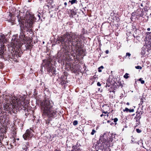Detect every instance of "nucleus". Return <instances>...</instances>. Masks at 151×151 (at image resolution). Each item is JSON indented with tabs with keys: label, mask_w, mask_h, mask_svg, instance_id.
<instances>
[{
	"label": "nucleus",
	"mask_w": 151,
	"mask_h": 151,
	"mask_svg": "<svg viewBox=\"0 0 151 151\" xmlns=\"http://www.w3.org/2000/svg\"><path fill=\"white\" fill-rule=\"evenodd\" d=\"M150 28H148L147 29V30L148 31H150Z\"/></svg>",
	"instance_id": "nucleus-47"
},
{
	"label": "nucleus",
	"mask_w": 151,
	"mask_h": 151,
	"mask_svg": "<svg viewBox=\"0 0 151 151\" xmlns=\"http://www.w3.org/2000/svg\"><path fill=\"white\" fill-rule=\"evenodd\" d=\"M69 2H70L71 4H73L76 3V0H72L71 1H69Z\"/></svg>",
	"instance_id": "nucleus-22"
},
{
	"label": "nucleus",
	"mask_w": 151,
	"mask_h": 151,
	"mask_svg": "<svg viewBox=\"0 0 151 151\" xmlns=\"http://www.w3.org/2000/svg\"><path fill=\"white\" fill-rule=\"evenodd\" d=\"M17 20L18 22V24H19V25H20V24H23V23L24 22V19L21 18V17L20 16L19 13V14L17 15Z\"/></svg>",
	"instance_id": "nucleus-13"
},
{
	"label": "nucleus",
	"mask_w": 151,
	"mask_h": 151,
	"mask_svg": "<svg viewBox=\"0 0 151 151\" xmlns=\"http://www.w3.org/2000/svg\"><path fill=\"white\" fill-rule=\"evenodd\" d=\"M108 116V114H107V116Z\"/></svg>",
	"instance_id": "nucleus-62"
},
{
	"label": "nucleus",
	"mask_w": 151,
	"mask_h": 151,
	"mask_svg": "<svg viewBox=\"0 0 151 151\" xmlns=\"http://www.w3.org/2000/svg\"><path fill=\"white\" fill-rule=\"evenodd\" d=\"M13 103V106L17 108H21L22 109V107H24V99L22 97H21L19 99H17L15 101H12Z\"/></svg>",
	"instance_id": "nucleus-5"
},
{
	"label": "nucleus",
	"mask_w": 151,
	"mask_h": 151,
	"mask_svg": "<svg viewBox=\"0 0 151 151\" xmlns=\"http://www.w3.org/2000/svg\"><path fill=\"white\" fill-rule=\"evenodd\" d=\"M98 71H99V72H101L102 71H101V69L100 68H98Z\"/></svg>",
	"instance_id": "nucleus-38"
},
{
	"label": "nucleus",
	"mask_w": 151,
	"mask_h": 151,
	"mask_svg": "<svg viewBox=\"0 0 151 151\" xmlns=\"http://www.w3.org/2000/svg\"><path fill=\"white\" fill-rule=\"evenodd\" d=\"M76 125L78 124V122H77V121H76Z\"/></svg>",
	"instance_id": "nucleus-54"
},
{
	"label": "nucleus",
	"mask_w": 151,
	"mask_h": 151,
	"mask_svg": "<svg viewBox=\"0 0 151 151\" xmlns=\"http://www.w3.org/2000/svg\"><path fill=\"white\" fill-rule=\"evenodd\" d=\"M141 5V6H143L142 4Z\"/></svg>",
	"instance_id": "nucleus-58"
},
{
	"label": "nucleus",
	"mask_w": 151,
	"mask_h": 151,
	"mask_svg": "<svg viewBox=\"0 0 151 151\" xmlns=\"http://www.w3.org/2000/svg\"><path fill=\"white\" fill-rule=\"evenodd\" d=\"M96 131L94 129H93L92 132L91 133V134L92 135H93L96 132Z\"/></svg>",
	"instance_id": "nucleus-25"
},
{
	"label": "nucleus",
	"mask_w": 151,
	"mask_h": 151,
	"mask_svg": "<svg viewBox=\"0 0 151 151\" xmlns=\"http://www.w3.org/2000/svg\"><path fill=\"white\" fill-rule=\"evenodd\" d=\"M6 56L7 57H4V58H3L4 60L6 59V60H9L10 59H12L13 57V55L12 54V53H10V54H9V53H6Z\"/></svg>",
	"instance_id": "nucleus-14"
},
{
	"label": "nucleus",
	"mask_w": 151,
	"mask_h": 151,
	"mask_svg": "<svg viewBox=\"0 0 151 151\" xmlns=\"http://www.w3.org/2000/svg\"><path fill=\"white\" fill-rule=\"evenodd\" d=\"M73 124L75 126L76 125V120H75L73 122Z\"/></svg>",
	"instance_id": "nucleus-40"
},
{
	"label": "nucleus",
	"mask_w": 151,
	"mask_h": 151,
	"mask_svg": "<svg viewBox=\"0 0 151 151\" xmlns=\"http://www.w3.org/2000/svg\"><path fill=\"white\" fill-rule=\"evenodd\" d=\"M33 130L31 128L27 129L25 133L23 135V137L25 140H29L34 135Z\"/></svg>",
	"instance_id": "nucleus-6"
},
{
	"label": "nucleus",
	"mask_w": 151,
	"mask_h": 151,
	"mask_svg": "<svg viewBox=\"0 0 151 151\" xmlns=\"http://www.w3.org/2000/svg\"><path fill=\"white\" fill-rule=\"evenodd\" d=\"M17 139L18 140H19V138H18Z\"/></svg>",
	"instance_id": "nucleus-60"
},
{
	"label": "nucleus",
	"mask_w": 151,
	"mask_h": 151,
	"mask_svg": "<svg viewBox=\"0 0 151 151\" xmlns=\"http://www.w3.org/2000/svg\"><path fill=\"white\" fill-rule=\"evenodd\" d=\"M53 61L52 60H44L43 61V63L41 65L42 69L43 67H44L45 69L47 70L50 76H55L58 73L53 65Z\"/></svg>",
	"instance_id": "nucleus-4"
},
{
	"label": "nucleus",
	"mask_w": 151,
	"mask_h": 151,
	"mask_svg": "<svg viewBox=\"0 0 151 151\" xmlns=\"http://www.w3.org/2000/svg\"><path fill=\"white\" fill-rule=\"evenodd\" d=\"M24 75L23 74L22 75L20 76V78H23L24 77Z\"/></svg>",
	"instance_id": "nucleus-35"
},
{
	"label": "nucleus",
	"mask_w": 151,
	"mask_h": 151,
	"mask_svg": "<svg viewBox=\"0 0 151 151\" xmlns=\"http://www.w3.org/2000/svg\"><path fill=\"white\" fill-rule=\"evenodd\" d=\"M7 42V40L6 38L4 35H0V42L2 45H5V43Z\"/></svg>",
	"instance_id": "nucleus-11"
},
{
	"label": "nucleus",
	"mask_w": 151,
	"mask_h": 151,
	"mask_svg": "<svg viewBox=\"0 0 151 151\" xmlns=\"http://www.w3.org/2000/svg\"><path fill=\"white\" fill-rule=\"evenodd\" d=\"M24 18L26 19V23L24 24V22L23 24H20V29L27 32L29 30L28 28L29 29L31 28L36 19L35 17L34 14L29 10L27 11Z\"/></svg>",
	"instance_id": "nucleus-3"
},
{
	"label": "nucleus",
	"mask_w": 151,
	"mask_h": 151,
	"mask_svg": "<svg viewBox=\"0 0 151 151\" xmlns=\"http://www.w3.org/2000/svg\"><path fill=\"white\" fill-rule=\"evenodd\" d=\"M0 112H2V108L0 107Z\"/></svg>",
	"instance_id": "nucleus-46"
},
{
	"label": "nucleus",
	"mask_w": 151,
	"mask_h": 151,
	"mask_svg": "<svg viewBox=\"0 0 151 151\" xmlns=\"http://www.w3.org/2000/svg\"><path fill=\"white\" fill-rule=\"evenodd\" d=\"M25 31L23 30L22 29H21L20 34L19 37V40L20 41L24 42V40L26 39L27 37L25 35Z\"/></svg>",
	"instance_id": "nucleus-10"
},
{
	"label": "nucleus",
	"mask_w": 151,
	"mask_h": 151,
	"mask_svg": "<svg viewBox=\"0 0 151 151\" xmlns=\"http://www.w3.org/2000/svg\"><path fill=\"white\" fill-rule=\"evenodd\" d=\"M75 40L73 39L71 35L69 32H67L61 37H58L57 38L56 43L59 44L61 43L63 47H67L69 46H72V47L76 46Z\"/></svg>",
	"instance_id": "nucleus-2"
},
{
	"label": "nucleus",
	"mask_w": 151,
	"mask_h": 151,
	"mask_svg": "<svg viewBox=\"0 0 151 151\" xmlns=\"http://www.w3.org/2000/svg\"><path fill=\"white\" fill-rule=\"evenodd\" d=\"M6 48L5 46V45H1V46L0 47V57L1 58H4V57H7L6 56Z\"/></svg>",
	"instance_id": "nucleus-8"
},
{
	"label": "nucleus",
	"mask_w": 151,
	"mask_h": 151,
	"mask_svg": "<svg viewBox=\"0 0 151 151\" xmlns=\"http://www.w3.org/2000/svg\"><path fill=\"white\" fill-rule=\"evenodd\" d=\"M128 74L127 73H126L125 74V75L124 76V78L127 79L129 78V76H128Z\"/></svg>",
	"instance_id": "nucleus-24"
},
{
	"label": "nucleus",
	"mask_w": 151,
	"mask_h": 151,
	"mask_svg": "<svg viewBox=\"0 0 151 151\" xmlns=\"http://www.w3.org/2000/svg\"><path fill=\"white\" fill-rule=\"evenodd\" d=\"M71 14L70 17H73V16H75L76 15V10L75 8L74 9H71Z\"/></svg>",
	"instance_id": "nucleus-17"
},
{
	"label": "nucleus",
	"mask_w": 151,
	"mask_h": 151,
	"mask_svg": "<svg viewBox=\"0 0 151 151\" xmlns=\"http://www.w3.org/2000/svg\"><path fill=\"white\" fill-rule=\"evenodd\" d=\"M49 0L51 1L52 2L53 1V0Z\"/></svg>",
	"instance_id": "nucleus-55"
},
{
	"label": "nucleus",
	"mask_w": 151,
	"mask_h": 151,
	"mask_svg": "<svg viewBox=\"0 0 151 151\" xmlns=\"http://www.w3.org/2000/svg\"><path fill=\"white\" fill-rule=\"evenodd\" d=\"M130 55H131V54L127 52L126 53V56H130Z\"/></svg>",
	"instance_id": "nucleus-32"
},
{
	"label": "nucleus",
	"mask_w": 151,
	"mask_h": 151,
	"mask_svg": "<svg viewBox=\"0 0 151 151\" xmlns=\"http://www.w3.org/2000/svg\"><path fill=\"white\" fill-rule=\"evenodd\" d=\"M60 149H56L54 151H60Z\"/></svg>",
	"instance_id": "nucleus-37"
},
{
	"label": "nucleus",
	"mask_w": 151,
	"mask_h": 151,
	"mask_svg": "<svg viewBox=\"0 0 151 151\" xmlns=\"http://www.w3.org/2000/svg\"><path fill=\"white\" fill-rule=\"evenodd\" d=\"M32 46H33V45H29V44H27L26 47V50H30V47H32Z\"/></svg>",
	"instance_id": "nucleus-18"
},
{
	"label": "nucleus",
	"mask_w": 151,
	"mask_h": 151,
	"mask_svg": "<svg viewBox=\"0 0 151 151\" xmlns=\"http://www.w3.org/2000/svg\"><path fill=\"white\" fill-rule=\"evenodd\" d=\"M135 68L137 69H141L142 68L139 66H137L135 67Z\"/></svg>",
	"instance_id": "nucleus-27"
},
{
	"label": "nucleus",
	"mask_w": 151,
	"mask_h": 151,
	"mask_svg": "<svg viewBox=\"0 0 151 151\" xmlns=\"http://www.w3.org/2000/svg\"><path fill=\"white\" fill-rule=\"evenodd\" d=\"M143 102H144V101H143V99H141L140 104L141 105H142V104L143 103Z\"/></svg>",
	"instance_id": "nucleus-29"
},
{
	"label": "nucleus",
	"mask_w": 151,
	"mask_h": 151,
	"mask_svg": "<svg viewBox=\"0 0 151 151\" xmlns=\"http://www.w3.org/2000/svg\"><path fill=\"white\" fill-rule=\"evenodd\" d=\"M64 4L65 5V6L67 5V3L66 2H65L64 3Z\"/></svg>",
	"instance_id": "nucleus-45"
},
{
	"label": "nucleus",
	"mask_w": 151,
	"mask_h": 151,
	"mask_svg": "<svg viewBox=\"0 0 151 151\" xmlns=\"http://www.w3.org/2000/svg\"><path fill=\"white\" fill-rule=\"evenodd\" d=\"M28 29H29V30L28 32H32V29L31 28H30V29H29V28H28Z\"/></svg>",
	"instance_id": "nucleus-41"
},
{
	"label": "nucleus",
	"mask_w": 151,
	"mask_h": 151,
	"mask_svg": "<svg viewBox=\"0 0 151 151\" xmlns=\"http://www.w3.org/2000/svg\"><path fill=\"white\" fill-rule=\"evenodd\" d=\"M4 64L1 62H0V69H2L4 67Z\"/></svg>",
	"instance_id": "nucleus-20"
},
{
	"label": "nucleus",
	"mask_w": 151,
	"mask_h": 151,
	"mask_svg": "<svg viewBox=\"0 0 151 151\" xmlns=\"http://www.w3.org/2000/svg\"><path fill=\"white\" fill-rule=\"evenodd\" d=\"M106 53L107 54H108L109 52V51L108 50H106Z\"/></svg>",
	"instance_id": "nucleus-39"
},
{
	"label": "nucleus",
	"mask_w": 151,
	"mask_h": 151,
	"mask_svg": "<svg viewBox=\"0 0 151 151\" xmlns=\"http://www.w3.org/2000/svg\"><path fill=\"white\" fill-rule=\"evenodd\" d=\"M107 122H108V123H109V122H110V121H107Z\"/></svg>",
	"instance_id": "nucleus-57"
},
{
	"label": "nucleus",
	"mask_w": 151,
	"mask_h": 151,
	"mask_svg": "<svg viewBox=\"0 0 151 151\" xmlns=\"http://www.w3.org/2000/svg\"><path fill=\"white\" fill-rule=\"evenodd\" d=\"M112 120H114V122H116L118 120V119L117 118H115L114 119H112Z\"/></svg>",
	"instance_id": "nucleus-26"
},
{
	"label": "nucleus",
	"mask_w": 151,
	"mask_h": 151,
	"mask_svg": "<svg viewBox=\"0 0 151 151\" xmlns=\"http://www.w3.org/2000/svg\"><path fill=\"white\" fill-rule=\"evenodd\" d=\"M124 111H126L127 112V111H129V109H128V108H125V109L124 110Z\"/></svg>",
	"instance_id": "nucleus-30"
},
{
	"label": "nucleus",
	"mask_w": 151,
	"mask_h": 151,
	"mask_svg": "<svg viewBox=\"0 0 151 151\" xmlns=\"http://www.w3.org/2000/svg\"><path fill=\"white\" fill-rule=\"evenodd\" d=\"M44 1V0H40V2H42V1Z\"/></svg>",
	"instance_id": "nucleus-48"
},
{
	"label": "nucleus",
	"mask_w": 151,
	"mask_h": 151,
	"mask_svg": "<svg viewBox=\"0 0 151 151\" xmlns=\"http://www.w3.org/2000/svg\"><path fill=\"white\" fill-rule=\"evenodd\" d=\"M37 16L38 17V19L39 20L40 19V15L39 14H37Z\"/></svg>",
	"instance_id": "nucleus-31"
},
{
	"label": "nucleus",
	"mask_w": 151,
	"mask_h": 151,
	"mask_svg": "<svg viewBox=\"0 0 151 151\" xmlns=\"http://www.w3.org/2000/svg\"><path fill=\"white\" fill-rule=\"evenodd\" d=\"M11 22H12L14 23V24H17V23L16 22L15 20L13 19L12 18V19H11Z\"/></svg>",
	"instance_id": "nucleus-21"
},
{
	"label": "nucleus",
	"mask_w": 151,
	"mask_h": 151,
	"mask_svg": "<svg viewBox=\"0 0 151 151\" xmlns=\"http://www.w3.org/2000/svg\"><path fill=\"white\" fill-rule=\"evenodd\" d=\"M62 132H61V137L62 136Z\"/></svg>",
	"instance_id": "nucleus-56"
},
{
	"label": "nucleus",
	"mask_w": 151,
	"mask_h": 151,
	"mask_svg": "<svg viewBox=\"0 0 151 151\" xmlns=\"http://www.w3.org/2000/svg\"><path fill=\"white\" fill-rule=\"evenodd\" d=\"M53 103L48 97H45L41 102V112L42 116L49 118H55L57 116V111L53 108Z\"/></svg>",
	"instance_id": "nucleus-1"
},
{
	"label": "nucleus",
	"mask_w": 151,
	"mask_h": 151,
	"mask_svg": "<svg viewBox=\"0 0 151 151\" xmlns=\"http://www.w3.org/2000/svg\"><path fill=\"white\" fill-rule=\"evenodd\" d=\"M97 85L98 86H101V84L99 82H98L97 83Z\"/></svg>",
	"instance_id": "nucleus-34"
},
{
	"label": "nucleus",
	"mask_w": 151,
	"mask_h": 151,
	"mask_svg": "<svg viewBox=\"0 0 151 151\" xmlns=\"http://www.w3.org/2000/svg\"><path fill=\"white\" fill-rule=\"evenodd\" d=\"M4 107L5 109H6L7 111L11 110L12 109L11 105H10L9 104H5Z\"/></svg>",
	"instance_id": "nucleus-15"
},
{
	"label": "nucleus",
	"mask_w": 151,
	"mask_h": 151,
	"mask_svg": "<svg viewBox=\"0 0 151 151\" xmlns=\"http://www.w3.org/2000/svg\"><path fill=\"white\" fill-rule=\"evenodd\" d=\"M76 61L77 60V58H76Z\"/></svg>",
	"instance_id": "nucleus-59"
},
{
	"label": "nucleus",
	"mask_w": 151,
	"mask_h": 151,
	"mask_svg": "<svg viewBox=\"0 0 151 151\" xmlns=\"http://www.w3.org/2000/svg\"><path fill=\"white\" fill-rule=\"evenodd\" d=\"M136 131L138 133H140L141 132V130L139 129H136Z\"/></svg>",
	"instance_id": "nucleus-28"
},
{
	"label": "nucleus",
	"mask_w": 151,
	"mask_h": 151,
	"mask_svg": "<svg viewBox=\"0 0 151 151\" xmlns=\"http://www.w3.org/2000/svg\"><path fill=\"white\" fill-rule=\"evenodd\" d=\"M28 148L26 145H23L22 147L23 149L22 151H26L27 150H28Z\"/></svg>",
	"instance_id": "nucleus-19"
},
{
	"label": "nucleus",
	"mask_w": 151,
	"mask_h": 151,
	"mask_svg": "<svg viewBox=\"0 0 151 151\" xmlns=\"http://www.w3.org/2000/svg\"><path fill=\"white\" fill-rule=\"evenodd\" d=\"M104 115V114H101V115H100V116H101V117H102Z\"/></svg>",
	"instance_id": "nucleus-49"
},
{
	"label": "nucleus",
	"mask_w": 151,
	"mask_h": 151,
	"mask_svg": "<svg viewBox=\"0 0 151 151\" xmlns=\"http://www.w3.org/2000/svg\"><path fill=\"white\" fill-rule=\"evenodd\" d=\"M8 143L7 142V145H8Z\"/></svg>",
	"instance_id": "nucleus-61"
},
{
	"label": "nucleus",
	"mask_w": 151,
	"mask_h": 151,
	"mask_svg": "<svg viewBox=\"0 0 151 151\" xmlns=\"http://www.w3.org/2000/svg\"><path fill=\"white\" fill-rule=\"evenodd\" d=\"M127 104L128 105H129V102H127Z\"/></svg>",
	"instance_id": "nucleus-50"
},
{
	"label": "nucleus",
	"mask_w": 151,
	"mask_h": 151,
	"mask_svg": "<svg viewBox=\"0 0 151 151\" xmlns=\"http://www.w3.org/2000/svg\"><path fill=\"white\" fill-rule=\"evenodd\" d=\"M76 49L78 47V45H76Z\"/></svg>",
	"instance_id": "nucleus-53"
},
{
	"label": "nucleus",
	"mask_w": 151,
	"mask_h": 151,
	"mask_svg": "<svg viewBox=\"0 0 151 151\" xmlns=\"http://www.w3.org/2000/svg\"><path fill=\"white\" fill-rule=\"evenodd\" d=\"M103 113H104L105 114H107V112H103Z\"/></svg>",
	"instance_id": "nucleus-51"
},
{
	"label": "nucleus",
	"mask_w": 151,
	"mask_h": 151,
	"mask_svg": "<svg viewBox=\"0 0 151 151\" xmlns=\"http://www.w3.org/2000/svg\"><path fill=\"white\" fill-rule=\"evenodd\" d=\"M139 81H140L141 83L142 84H144L145 83V81L143 80H142L141 78H140L139 79Z\"/></svg>",
	"instance_id": "nucleus-23"
},
{
	"label": "nucleus",
	"mask_w": 151,
	"mask_h": 151,
	"mask_svg": "<svg viewBox=\"0 0 151 151\" xmlns=\"http://www.w3.org/2000/svg\"><path fill=\"white\" fill-rule=\"evenodd\" d=\"M70 69L72 73H76V64L75 63H72L70 65Z\"/></svg>",
	"instance_id": "nucleus-12"
},
{
	"label": "nucleus",
	"mask_w": 151,
	"mask_h": 151,
	"mask_svg": "<svg viewBox=\"0 0 151 151\" xmlns=\"http://www.w3.org/2000/svg\"><path fill=\"white\" fill-rule=\"evenodd\" d=\"M78 151H81V150H79Z\"/></svg>",
	"instance_id": "nucleus-63"
},
{
	"label": "nucleus",
	"mask_w": 151,
	"mask_h": 151,
	"mask_svg": "<svg viewBox=\"0 0 151 151\" xmlns=\"http://www.w3.org/2000/svg\"><path fill=\"white\" fill-rule=\"evenodd\" d=\"M71 151H76V150L74 149L73 150H71Z\"/></svg>",
	"instance_id": "nucleus-52"
},
{
	"label": "nucleus",
	"mask_w": 151,
	"mask_h": 151,
	"mask_svg": "<svg viewBox=\"0 0 151 151\" xmlns=\"http://www.w3.org/2000/svg\"><path fill=\"white\" fill-rule=\"evenodd\" d=\"M108 142V140L104 135L101 136L100 137L99 140L98 142V144L99 146H103L104 147V143Z\"/></svg>",
	"instance_id": "nucleus-9"
},
{
	"label": "nucleus",
	"mask_w": 151,
	"mask_h": 151,
	"mask_svg": "<svg viewBox=\"0 0 151 151\" xmlns=\"http://www.w3.org/2000/svg\"><path fill=\"white\" fill-rule=\"evenodd\" d=\"M79 49L77 50H76V53H78V54L81 55L83 53H84V50L80 47V48H79Z\"/></svg>",
	"instance_id": "nucleus-16"
},
{
	"label": "nucleus",
	"mask_w": 151,
	"mask_h": 151,
	"mask_svg": "<svg viewBox=\"0 0 151 151\" xmlns=\"http://www.w3.org/2000/svg\"><path fill=\"white\" fill-rule=\"evenodd\" d=\"M129 111L130 112H133L134 111V109H129Z\"/></svg>",
	"instance_id": "nucleus-33"
},
{
	"label": "nucleus",
	"mask_w": 151,
	"mask_h": 151,
	"mask_svg": "<svg viewBox=\"0 0 151 151\" xmlns=\"http://www.w3.org/2000/svg\"><path fill=\"white\" fill-rule=\"evenodd\" d=\"M99 68H100V69H103L104 68V67H103V66H101L100 67H99Z\"/></svg>",
	"instance_id": "nucleus-43"
},
{
	"label": "nucleus",
	"mask_w": 151,
	"mask_h": 151,
	"mask_svg": "<svg viewBox=\"0 0 151 151\" xmlns=\"http://www.w3.org/2000/svg\"><path fill=\"white\" fill-rule=\"evenodd\" d=\"M50 121V120L49 119L47 121H46V123L47 124H48V123H49Z\"/></svg>",
	"instance_id": "nucleus-36"
},
{
	"label": "nucleus",
	"mask_w": 151,
	"mask_h": 151,
	"mask_svg": "<svg viewBox=\"0 0 151 151\" xmlns=\"http://www.w3.org/2000/svg\"><path fill=\"white\" fill-rule=\"evenodd\" d=\"M81 66H79V70H78V71H80L81 70Z\"/></svg>",
	"instance_id": "nucleus-44"
},
{
	"label": "nucleus",
	"mask_w": 151,
	"mask_h": 151,
	"mask_svg": "<svg viewBox=\"0 0 151 151\" xmlns=\"http://www.w3.org/2000/svg\"><path fill=\"white\" fill-rule=\"evenodd\" d=\"M68 74L67 72H64L63 74L59 79L57 80L58 83L63 86H65V84L67 82V76Z\"/></svg>",
	"instance_id": "nucleus-7"
},
{
	"label": "nucleus",
	"mask_w": 151,
	"mask_h": 151,
	"mask_svg": "<svg viewBox=\"0 0 151 151\" xmlns=\"http://www.w3.org/2000/svg\"><path fill=\"white\" fill-rule=\"evenodd\" d=\"M2 114H3L2 113V112H0V117H1L2 116Z\"/></svg>",
	"instance_id": "nucleus-42"
}]
</instances>
